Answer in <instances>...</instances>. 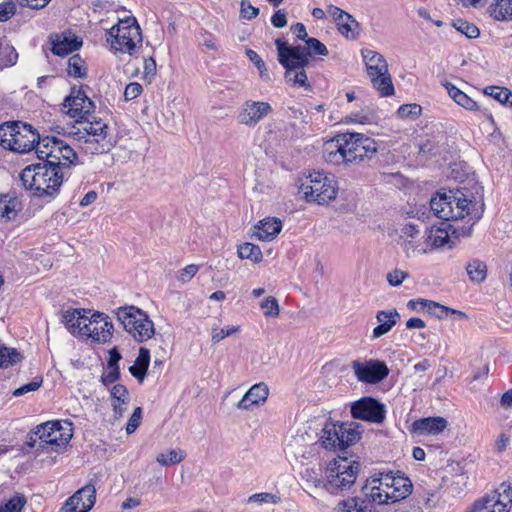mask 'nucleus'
<instances>
[{
  "instance_id": "f257e3e1",
  "label": "nucleus",
  "mask_w": 512,
  "mask_h": 512,
  "mask_svg": "<svg viewBox=\"0 0 512 512\" xmlns=\"http://www.w3.org/2000/svg\"><path fill=\"white\" fill-rule=\"evenodd\" d=\"M307 47L290 46L286 41L277 39L275 44L278 50L279 63L285 68V80L294 87L311 90L305 69L310 65L309 57L312 55H328L326 46L316 38L306 39Z\"/></svg>"
},
{
  "instance_id": "f03ea898",
  "label": "nucleus",
  "mask_w": 512,
  "mask_h": 512,
  "mask_svg": "<svg viewBox=\"0 0 512 512\" xmlns=\"http://www.w3.org/2000/svg\"><path fill=\"white\" fill-rule=\"evenodd\" d=\"M377 143L360 133H342L325 143L324 158L332 164H356L376 154Z\"/></svg>"
},
{
  "instance_id": "7ed1b4c3",
  "label": "nucleus",
  "mask_w": 512,
  "mask_h": 512,
  "mask_svg": "<svg viewBox=\"0 0 512 512\" xmlns=\"http://www.w3.org/2000/svg\"><path fill=\"white\" fill-rule=\"evenodd\" d=\"M365 497L372 503L382 505L405 499L412 491V482L403 475L379 473L367 481L362 488Z\"/></svg>"
},
{
  "instance_id": "20e7f679",
  "label": "nucleus",
  "mask_w": 512,
  "mask_h": 512,
  "mask_svg": "<svg viewBox=\"0 0 512 512\" xmlns=\"http://www.w3.org/2000/svg\"><path fill=\"white\" fill-rule=\"evenodd\" d=\"M483 206L484 204H481L476 208V204H473L460 190H450L447 193L438 194L437 197H433L430 201L431 211L436 217L449 221L457 220L467 215L474 220L472 225L481 218Z\"/></svg>"
},
{
  "instance_id": "39448f33",
  "label": "nucleus",
  "mask_w": 512,
  "mask_h": 512,
  "mask_svg": "<svg viewBox=\"0 0 512 512\" xmlns=\"http://www.w3.org/2000/svg\"><path fill=\"white\" fill-rule=\"evenodd\" d=\"M77 123L78 126L74 127L76 130L72 135L84 153L103 154L112 148L113 143L107 133L108 126L101 119L92 121L86 117Z\"/></svg>"
},
{
  "instance_id": "423d86ee",
  "label": "nucleus",
  "mask_w": 512,
  "mask_h": 512,
  "mask_svg": "<svg viewBox=\"0 0 512 512\" xmlns=\"http://www.w3.org/2000/svg\"><path fill=\"white\" fill-rule=\"evenodd\" d=\"M20 179L25 188L34 191L35 196H53L63 182V173L47 163L39 162L24 168Z\"/></svg>"
},
{
  "instance_id": "0eeeda50",
  "label": "nucleus",
  "mask_w": 512,
  "mask_h": 512,
  "mask_svg": "<svg viewBox=\"0 0 512 512\" xmlns=\"http://www.w3.org/2000/svg\"><path fill=\"white\" fill-rule=\"evenodd\" d=\"M298 193L302 194L307 202L327 204L336 199L337 181L328 173L315 171L298 180Z\"/></svg>"
},
{
  "instance_id": "6e6552de",
  "label": "nucleus",
  "mask_w": 512,
  "mask_h": 512,
  "mask_svg": "<svg viewBox=\"0 0 512 512\" xmlns=\"http://www.w3.org/2000/svg\"><path fill=\"white\" fill-rule=\"evenodd\" d=\"M106 39L114 52L133 55L142 44V33L136 19L126 17L107 30Z\"/></svg>"
},
{
  "instance_id": "1a4fd4ad",
  "label": "nucleus",
  "mask_w": 512,
  "mask_h": 512,
  "mask_svg": "<svg viewBox=\"0 0 512 512\" xmlns=\"http://www.w3.org/2000/svg\"><path fill=\"white\" fill-rule=\"evenodd\" d=\"M359 470V462L339 456L327 467L323 489L336 495L350 489L356 481Z\"/></svg>"
},
{
  "instance_id": "9d476101",
  "label": "nucleus",
  "mask_w": 512,
  "mask_h": 512,
  "mask_svg": "<svg viewBox=\"0 0 512 512\" xmlns=\"http://www.w3.org/2000/svg\"><path fill=\"white\" fill-rule=\"evenodd\" d=\"M361 54L373 87L384 97L393 95L394 86L383 55L370 49H363Z\"/></svg>"
},
{
  "instance_id": "9b49d317",
  "label": "nucleus",
  "mask_w": 512,
  "mask_h": 512,
  "mask_svg": "<svg viewBox=\"0 0 512 512\" xmlns=\"http://www.w3.org/2000/svg\"><path fill=\"white\" fill-rule=\"evenodd\" d=\"M116 315L124 329L138 342L150 339L155 333L148 315L135 306L120 307Z\"/></svg>"
},
{
  "instance_id": "f8f14e48",
  "label": "nucleus",
  "mask_w": 512,
  "mask_h": 512,
  "mask_svg": "<svg viewBox=\"0 0 512 512\" xmlns=\"http://www.w3.org/2000/svg\"><path fill=\"white\" fill-rule=\"evenodd\" d=\"M39 439V448L58 451L65 447L72 438L71 423L59 421H48L38 425L34 431Z\"/></svg>"
},
{
  "instance_id": "ddd939ff",
  "label": "nucleus",
  "mask_w": 512,
  "mask_h": 512,
  "mask_svg": "<svg viewBox=\"0 0 512 512\" xmlns=\"http://www.w3.org/2000/svg\"><path fill=\"white\" fill-rule=\"evenodd\" d=\"M351 368L360 382L376 384L384 380L388 374L389 369L383 361L379 360H355L351 363Z\"/></svg>"
},
{
  "instance_id": "4468645a",
  "label": "nucleus",
  "mask_w": 512,
  "mask_h": 512,
  "mask_svg": "<svg viewBox=\"0 0 512 512\" xmlns=\"http://www.w3.org/2000/svg\"><path fill=\"white\" fill-rule=\"evenodd\" d=\"M63 108L71 118L84 119L90 117L95 105L81 89L73 87L70 94L64 99Z\"/></svg>"
},
{
  "instance_id": "2eb2a0df",
  "label": "nucleus",
  "mask_w": 512,
  "mask_h": 512,
  "mask_svg": "<svg viewBox=\"0 0 512 512\" xmlns=\"http://www.w3.org/2000/svg\"><path fill=\"white\" fill-rule=\"evenodd\" d=\"M113 324L108 316L100 312L91 314L82 336L92 339L96 343H107L112 337Z\"/></svg>"
},
{
  "instance_id": "dca6fc26",
  "label": "nucleus",
  "mask_w": 512,
  "mask_h": 512,
  "mask_svg": "<svg viewBox=\"0 0 512 512\" xmlns=\"http://www.w3.org/2000/svg\"><path fill=\"white\" fill-rule=\"evenodd\" d=\"M351 414L355 419L373 423H382L385 419L384 405L371 397L362 398L351 406Z\"/></svg>"
},
{
  "instance_id": "f3484780",
  "label": "nucleus",
  "mask_w": 512,
  "mask_h": 512,
  "mask_svg": "<svg viewBox=\"0 0 512 512\" xmlns=\"http://www.w3.org/2000/svg\"><path fill=\"white\" fill-rule=\"evenodd\" d=\"M63 149V140L57 137L46 136L43 137L36 144V154L42 163H47L49 166L61 169V153Z\"/></svg>"
},
{
  "instance_id": "a211bd4d",
  "label": "nucleus",
  "mask_w": 512,
  "mask_h": 512,
  "mask_svg": "<svg viewBox=\"0 0 512 512\" xmlns=\"http://www.w3.org/2000/svg\"><path fill=\"white\" fill-rule=\"evenodd\" d=\"M272 112V106L264 101H245L238 113V122L248 127H255Z\"/></svg>"
},
{
  "instance_id": "6ab92c4d",
  "label": "nucleus",
  "mask_w": 512,
  "mask_h": 512,
  "mask_svg": "<svg viewBox=\"0 0 512 512\" xmlns=\"http://www.w3.org/2000/svg\"><path fill=\"white\" fill-rule=\"evenodd\" d=\"M96 490L86 485L70 496L61 508V512H89L95 504Z\"/></svg>"
},
{
  "instance_id": "aec40b11",
  "label": "nucleus",
  "mask_w": 512,
  "mask_h": 512,
  "mask_svg": "<svg viewBox=\"0 0 512 512\" xmlns=\"http://www.w3.org/2000/svg\"><path fill=\"white\" fill-rule=\"evenodd\" d=\"M39 134L30 124L17 122L15 137L9 148L11 151L25 153L33 149L36 150V144L41 140Z\"/></svg>"
},
{
  "instance_id": "412c9836",
  "label": "nucleus",
  "mask_w": 512,
  "mask_h": 512,
  "mask_svg": "<svg viewBox=\"0 0 512 512\" xmlns=\"http://www.w3.org/2000/svg\"><path fill=\"white\" fill-rule=\"evenodd\" d=\"M49 40L51 51L58 56H66L81 48L83 44V40L71 30L53 33L50 35Z\"/></svg>"
},
{
  "instance_id": "4be33fe9",
  "label": "nucleus",
  "mask_w": 512,
  "mask_h": 512,
  "mask_svg": "<svg viewBox=\"0 0 512 512\" xmlns=\"http://www.w3.org/2000/svg\"><path fill=\"white\" fill-rule=\"evenodd\" d=\"M447 425L448 421L443 417H427L414 421L410 431L417 436L438 435L446 429Z\"/></svg>"
},
{
  "instance_id": "5701e85b",
  "label": "nucleus",
  "mask_w": 512,
  "mask_h": 512,
  "mask_svg": "<svg viewBox=\"0 0 512 512\" xmlns=\"http://www.w3.org/2000/svg\"><path fill=\"white\" fill-rule=\"evenodd\" d=\"M399 243L408 257L420 251L426 253V250L421 248L420 231L413 224H406L402 228Z\"/></svg>"
},
{
  "instance_id": "b1692460",
  "label": "nucleus",
  "mask_w": 512,
  "mask_h": 512,
  "mask_svg": "<svg viewBox=\"0 0 512 512\" xmlns=\"http://www.w3.org/2000/svg\"><path fill=\"white\" fill-rule=\"evenodd\" d=\"M446 88L449 96L461 107L469 111H480L489 121L493 122V117L491 113L486 109H481L478 103L469 97L462 90L454 86L450 82L443 83Z\"/></svg>"
},
{
  "instance_id": "393cba45",
  "label": "nucleus",
  "mask_w": 512,
  "mask_h": 512,
  "mask_svg": "<svg viewBox=\"0 0 512 512\" xmlns=\"http://www.w3.org/2000/svg\"><path fill=\"white\" fill-rule=\"evenodd\" d=\"M269 395L268 386L263 383L253 385L238 402L237 408L241 410H250L252 406L263 404Z\"/></svg>"
},
{
  "instance_id": "a878e982",
  "label": "nucleus",
  "mask_w": 512,
  "mask_h": 512,
  "mask_svg": "<svg viewBox=\"0 0 512 512\" xmlns=\"http://www.w3.org/2000/svg\"><path fill=\"white\" fill-rule=\"evenodd\" d=\"M282 223L278 218H266L255 227L253 236L261 241L273 240L281 231Z\"/></svg>"
},
{
  "instance_id": "bb28decb",
  "label": "nucleus",
  "mask_w": 512,
  "mask_h": 512,
  "mask_svg": "<svg viewBox=\"0 0 512 512\" xmlns=\"http://www.w3.org/2000/svg\"><path fill=\"white\" fill-rule=\"evenodd\" d=\"M346 428V426H342V423H326L320 434V442L322 443L323 447L329 450L337 451L339 448V442L336 436L340 435L343 437L342 430L346 431Z\"/></svg>"
},
{
  "instance_id": "cd10ccee",
  "label": "nucleus",
  "mask_w": 512,
  "mask_h": 512,
  "mask_svg": "<svg viewBox=\"0 0 512 512\" xmlns=\"http://www.w3.org/2000/svg\"><path fill=\"white\" fill-rule=\"evenodd\" d=\"M399 319L400 314L396 309H391L389 311H378L376 314V320L378 321L379 325L373 329L372 337L376 339L387 334L393 328V326L396 325Z\"/></svg>"
},
{
  "instance_id": "c85d7f7f",
  "label": "nucleus",
  "mask_w": 512,
  "mask_h": 512,
  "mask_svg": "<svg viewBox=\"0 0 512 512\" xmlns=\"http://www.w3.org/2000/svg\"><path fill=\"white\" fill-rule=\"evenodd\" d=\"M90 312L88 311H85V310H78V309H75V310H72V311H66L63 318H64V323L67 327V329L72 333V334H80L82 335L83 332H84V329L87 325V321H88V318H89V315Z\"/></svg>"
},
{
  "instance_id": "c756f323",
  "label": "nucleus",
  "mask_w": 512,
  "mask_h": 512,
  "mask_svg": "<svg viewBox=\"0 0 512 512\" xmlns=\"http://www.w3.org/2000/svg\"><path fill=\"white\" fill-rule=\"evenodd\" d=\"M498 497L485 494L474 502L470 512H509V509L499 501Z\"/></svg>"
},
{
  "instance_id": "7c9ffc66",
  "label": "nucleus",
  "mask_w": 512,
  "mask_h": 512,
  "mask_svg": "<svg viewBox=\"0 0 512 512\" xmlns=\"http://www.w3.org/2000/svg\"><path fill=\"white\" fill-rule=\"evenodd\" d=\"M113 412L116 418L123 416L127 410L128 390L122 384H116L110 390Z\"/></svg>"
},
{
  "instance_id": "2f4dec72",
  "label": "nucleus",
  "mask_w": 512,
  "mask_h": 512,
  "mask_svg": "<svg viewBox=\"0 0 512 512\" xmlns=\"http://www.w3.org/2000/svg\"><path fill=\"white\" fill-rule=\"evenodd\" d=\"M20 211V202L16 196L10 194L0 195V221L14 220Z\"/></svg>"
},
{
  "instance_id": "473e14b6",
  "label": "nucleus",
  "mask_w": 512,
  "mask_h": 512,
  "mask_svg": "<svg viewBox=\"0 0 512 512\" xmlns=\"http://www.w3.org/2000/svg\"><path fill=\"white\" fill-rule=\"evenodd\" d=\"M342 426H346L347 428L346 431L342 430L343 437H341L340 435L336 436L339 442V448L337 449V451H343L350 445L355 444L357 441L360 440L361 436L360 425L358 423H342Z\"/></svg>"
},
{
  "instance_id": "72a5a7b5",
  "label": "nucleus",
  "mask_w": 512,
  "mask_h": 512,
  "mask_svg": "<svg viewBox=\"0 0 512 512\" xmlns=\"http://www.w3.org/2000/svg\"><path fill=\"white\" fill-rule=\"evenodd\" d=\"M150 363V351L145 347L139 349L134 365L129 368L130 373L142 382L146 376Z\"/></svg>"
},
{
  "instance_id": "f704fd0d",
  "label": "nucleus",
  "mask_w": 512,
  "mask_h": 512,
  "mask_svg": "<svg viewBox=\"0 0 512 512\" xmlns=\"http://www.w3.org/2000/svg\"><path fill=\"white\" fill-rule=\"evenodd\" d=\"M488 12L497 21L512 20V0H496L489 6Z\"/></svg>"
},
{
  "instance_id": "c9c22d12",
  "label": "nucleus",
  "mask_w": 512,
  "mask_h": 512,
  "mask_svg": "<svg viewBox=\"0 0 512 512\" xmlns=\"http://www.w3.org/2000/svg\"><path fill=\"white\" fill-rule=\"evenodd\" d=\"M301 479L304 482L306 488L311 491L323 489V484L325 483V481L322 479L321 470L316 468H305L301 472Z\"/></svg>"
},
{
  "instance_id": "e433bc0d",
  "label": "nucleus",
  "mask_w": 512,
  "mask_h": 512,
  "mask_svg": "<svg viewBox=\"0 0 512 512\" xmlns=\"http://www.w3.org/2000/svg\"><path fill=\"white\" fill-rule=\"evenodd\" d=\"M466 271L471 281L481 283L487 277V266L484 262L474 259L466 265Z\"/></svg>"
},
{
  "instance_id": "4c0bfd02",
  "label": "nucleus",
  "mask_w": 512,
  "mask_h": 512,
  "mask_svg": "<svg viewBox=\"0 0 512 512\" xmlns=\"http://www.w3.org/2000/svg\"><path fill=\"white\" fill-rule=\"evenodd\" d=\"M336 512H372L366 501L359 498H349L339 503Z\"/></svg>"
},
{
  "instance_id": "58836bf2",
  "label": "nucleus",
  "mask_w": 512,
  "mask_h": 512,
  "mask_svg": "<svg viewBox=\"0 0 512 512\" xmlns=\"http://www.w3.org/2000/svg\"><path fill=\"white\" fill-rule=\"evenodd\" d=\"M67 73L69 76L74 78H85L87 75V69L85 61L78 55H72L68 59Z\"/></svg>"
},
{
  "instance_id": "ea45409f",
  "label": "nucleus",
  "mask_w": 512,
  "mask_h": 512,
  "mask_svg": "<svg viewBox=\"0 0 512 512\" xmlns=\"http://www.w3.org/2000/svg\"><path fill=\"white\" fill-rule=\"evenodd\" d=\"M237 254L241 259H250L251 261L258 263L262 260L261 249L252 243H243L238 246Z\"/></svg>"
},
{
  "instance_id": "a19ab883",
  "label": "nucleus",
  "mask_w": 512,
  "mask_h": 512,
  "mask_svg": "<svg viewBox=\"0 0 512 512\" xmlns=\"http://www.w3.org/2000/svg\"><path fill=\"white\" fill-rule=\"evenodd\" d=\"M417 305H432L435 308V310L433 311V315L436 316L437 318L448 317V315L450 314V310H451V308L443 306V305H441L437 302H434L432 300L414 299V300H410L408 302V306L410 308L416 309Z\"/></svg>"
},
{
  "instance_id": "79ce46f5",
  "label": "nucleus",
  "mask_w": 512,
  "mask_h": 512,
  "mask_svg": "<svg viewBox=\"0 0 512 512\" xmlns=\"http://www.w3.org/2000/svg\"><path fill=\"white\" fill-rule=\"evenodd\" d=\"M347 16L349 20L343 19L337 22L338 30L347 39H356L357 33L355 31L358 29L359 23L351 14L348 13Z\"/></svg>"
},
{
  "instance_id": "37998d69",
  "label": "nucleus",
  "mask_w": 512,
  "mask_h": 512,
  "mask_svg": "<svg viewBox=\"0 0 512 512\" xmlns=\"http://www.w3.org/2000/svg\"><path fill=\"white\" fill-rule=\"evenodd\" d=\"M22 359L20 353L14 348H8L0 345V367H8L20 362Z\"/></svg>"
},
{
  "instance_id": "c03bdc74",
  "label": "nucleus",
  "mask_w": 512,
  "mask_h": 512,
  "mask_svg": "<svg viewBox=\"0 0 512 512\" xmlns=\"http://www.w3.org/2000/svg\"><path fill=\"white\" fill-rule=\"evenodd\" d=\"M185 458L182 450L171 449L167 453H160L156 457V461L162 466H170L180 463Z\"/></svg>"
},
{
  "instance_id": "a18cd8bd",
  "label": "nucleus",
  "mask_w": 512,
  "mask_h": 512,
  "mask_svg": "<svg viewBox=\"0 0 512 512\" xmlns=\"http://www.w3.org/2000/svg\"><path fill=\"white\" fill-rule=\"evenodd\" d=\"M17 122L4 123L0 125V145L9 149L12 143V138L15 137Z\"/></svg>"
},
{
  "instance_id": "49530a36",
  "label": "nucleus",
  "mask_w": 512,
  "mask_h": 512,
  "mask_svg": "<svg viewBox=\"0 0 512 512\" xmlns=\"http://www.w3.org/2000/svg\"><path fill=\"white\" fill-rule=\"evenodd\" d=\"M427 240L431 242L432 246L435 248L443 247L449 241L448 232L445 229L441 228H431L427 231Z\"/></svg>"
},
{
  "instance_id": "de8ad7c7",
  "label": "nucleus",
  "mask_w": 512,
  "mask_h": 512,
  "mask_svg": "<svg viewBox=\"0 0 512 512\" xmlns=\"http://www.w3.org/2000/svg\"><path fill=\"white\" fill-rule=\"evenodd\" d=\"M452 25L458 32L464 34L469 39H475L480 35L477 26L465 20L458 19Z\"/></svg>"
},
{
  "instance_id": "09e8293b",
  "label": "nucleus",
  "mask_w": 512,
  "mask_h": 512,
  "mask_svg": "<svg viewBox=\"0 0 512 512\" xmlns=\"http://www.w3.org/2000/svg\"><path fill=\"white\" fill-rule=\"evenodd\" d=\"M484 94L496 99L501 104H507L512 97V92L508 88L488 86L484 89Z\"/></svg>"
},
{
  "instance_id": "8fccbe9b",
  "label": "nucleus",
  "mask_w": 512,
  "mask_h": 512,
  "mask_svg": "<svg viewBox=\"0 0 512 512\" xmlns=\"http://www.w3.org/2000/svg\"><path fill=\"white\" fill-rule=\"evenodd\" d=\"M25 504L26 498L23 495L16 493L4 504V506L0 507V512H21Z\"/></svg>"
},
{
  "instance_id": "3c124183",
  "label": "nucleus",
  "mask_w": 512,
  "mask_h": 512,
  "mask_svg": "<svg viewBox=\"0 0 512 512\" xmlns=\"http://www.w3.org/2000/svg\"><path fill=\"white\" fill-rule=\"evenodd\" d=\"M279 501H280V498L277 495L272 494V493L262 492V493H256V494L251 495L248 498L247 503L261 505L264 503L277 504Z\"/></svg>"
},
{
  "instance_id": "603ef678",
  "label": "nucleus",
  "mask_w": 512,
  "mask_h": 512,
  "mask_svg": "<svg viewBox=\"0 0 512 512\" xmlns=\"http://www.w3.org/2000/svg\"><path fill=\"white\" fill-rule=\"evenodd\" d=\"M240 329L239 326H229L227 328H218L216 325H213L211 328V340L213 343H218L224 338L233 335L238 332Z\"/></svg>"
},
{
  "instance_id": "864d4df0",
  "label": "nucleus",
  "mask_w": 512,
  "mask_h": 512,
  "mask_svg": "<svg viewBox=\"0 0 512 512\" xmlns=\"http://www.w3.org/2000/svg\"><path fill=\"white\" fill-rule=\"evenodd\" d=\"M260 307L266 317H276L279 315V304L273 296L265 298L261 302Z\"/></svg>"
},
{
  "instance_id": "5fc2aeb1",
  "label": "nucleus",
  "mask_w": 512,
  "mask_h": 512,
  "mask_svg": "<svg viewBox=\"0 0 512 512\" xmlns=\"http://www.w3.org/2000/svg\"><path fill=\"white\" fill-rule=\"evenodd\" d=\"M487 494L499 496V501H501L507 508L508 505L512 503V488L506 483H502L498 489Z\"/></svg>"
},
{
  "instance_id": "6e6d98bb",
  "label": "nucleus",
  "mask_w": 512,
  "mask_h": 512,
  "mask_svg": "<svg viewBox=\"0 0 512 512\" xmlns=\"http://www.w3.org/2000/svg\"><path fill=\"white\" fill-rule=\"evenodd\" d=\"M78 159V156L74 149L68 145L65 141H63V149L61 153V168L62 167H70V165L75 164Z\"/></svg>"
},
{
  "instance_id": "4d7b16f0",
  "label": "nucleus",
  "mask_w": 512,
  "mask_h": 512,
  "mask_svg": "<svg viewBox=\"0 0 512 512\" xmlns=\"http://www.w3.org/2000/svg\"><path fill=\"white\" fill-rule=\"evenodd\" d=\"M259 15V8L254 7L249 0H241L240 16L243 19L251 20Z\"/></svg>"
},
{
  "instance_id": "13d9d810",
  "label": "nucleus",
  "mask_w": 512,
  "mask_h": 512,
  "mask_svg": "<svg viewBox=\"0 0 512 512\" xmlns=\"http://www.w3.org/2000/svg\"><path fill=\"white\" fill-rule=\"evenodd\" d=\"M422 108L418 104H404L399 107L397 113L401 118L417 117L421 114Z\"/></svg>"
},
{
  "instance_id": "bf43d9fd",
  "label": "nucleus",
  "mask_w": 512,
  "mask_h": 512,
  "mask_svg": "<svg viewBox=\"0 0 512 512\" xmlns=\"http://www.w3.org/2000/svg\"><path fill=\"white\" fill-rule=\"evenodd\" d=\"M16 13V5L13 0L0 3V22L9 20Z\"/></svg>"
},
{
  "instance_id": "052dcab7",
  "label": "nucleus",
  "mask_w": 512,
  "mask_h": 512,
  "mask_svg": "<svg viewBox=\"0 0 512 512\" xmlns=\"http://www.w3.org/2000/svg\"><path fill=\"white\" fill-rule=\"evenodd\" d=\"M142 419V408L136 407L130 416L127 425H126V432L127 434H132L136 431V429L139 427Z\"/></svg>"
},
{
  "instance_id": "680f3d73",
  "label": "nucleus",
  "mask_w": 512,
  "mask_h": 512,
  "mask_svg": "<svg viewBox=\"0 0 512 512\" xmlns=\"http://www.w3.org/2000/svg\"><path fill=\"white\" fill-rule=\"evenodd\" d=\"M42 377H35L30 383L25 384L13 392L14 396H22L28 392L36 391L42 385Z\"/></svg>"
},
{
  "instance_id": "e2e57ef3",
  "label": "nucleus",
  "mask_w": 512,
  "mask_h": 512,
  "mask_svg": "<svg viewBox=\"0 0 512 512\" xmlns=\"http://www.w3.org/2000/svg\"><path fill=\"white\" fill-rule=\"evenodd\" d=\"M120 377V369L119 367H106V371L101 376V382L108 386L111 383H114Z\"/></svg>"
},
{
  "instance_id": "0e129e2a",
  "label": "nucleus",
  "mask_w": 512,
  "mask_h": 512,
  "mask_svg": "<svg viewBox=\"0 0 512 512\" xmlns=\"http://www.w3.org/2000/svg\"><path fill=\"white\" fill-rule=\"evenodd\" d=\"M246 55L249 58V60L257 67V69L260 72L261 77L263 78L264 76H266L265 63L262 60V58L257 54V52H255L254 50H251V49H247Z\"/></svg>"
},
{
  "instance_id": "69168bd1",
  "label": "nucleus",
  "mask_w": 512,
  "mask_h": 512,
  "mask_svg": "<svg viewBox=\"0 0 512 512\" xmlns=\"http://www.w3.org/2000/svg\"><path fill=\"white\" fill-rule=\"evenodd\" d=\"M142 85L137 82L129 83L124 91V98L126 101H130L138 97L142 93Z\"/></svg>"
},
{
  "instance_id": "338daca9",
  "label": "nucleus",
  "mask_w": 512,
  "mask_h": 512,
  "mask_svg": "<svg viewBox=\"0 0 512 512\" xmlns=\"http://www.w3.org/2000/svg\"><path fill=\"white\" fill-rule=\"evenodd\" d=\"M407 276V273L395 269L387 274V281L391 286H399Z\"/></svg>"
},
{
  "instance_id": "774afa93",
  "label": "nucleus",
  "mask_w": 512,
  "mask_h": 512,
  "mask_svg": "<svg viewBox=\"0 0 512 512\" xmlns=\"http://www.w3.org/2000/svg\"><path fill=\"white\" fill-rule=\"evenodd\" d=\"M199 267L195 264L187 265L179 272L178 279L182 282H188L197 273Z\"/></svg>"
}]
</instances>
